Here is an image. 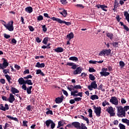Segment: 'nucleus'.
<instances>
[{"instance_id":"nucleus-32","label":"nucleus","mask_w":129,"mask_h":129,"mask_svg":"<svg viewBox=\"0 0 129 129\" xmlns=\"http://www.w3.org/2000/svg\"><path fill=\"white\" fill-rule=\"evenodd\" d=\"M49 40V38L48 37H45L42 41V43L44 44V45H47V43H48V41Z\"/></svg>"},{"instance_id":"nucleus-61","label":"nucleus","mask_w":129,"mask_h":129,"mask_svg":"<svg viewBox=\"0 0 129 129\" xmlns=\"http://www.w3.org/2000/svg\"><path fill=\"white\" fill-rule=\"evenodd\" d=\"M2 99L3 100H5V101H8V98H7V97L5 96H2Z\"/></svg>"},{"instance_id":"nucleus-7","label":"nucleus","mask_w":129,"mask_h":129,"mask_svg":"<svg viewBox=\"0 0 129 129\" xmlns=\"http://www.w3.org/2000/svg\"><path fill=\"white\" fill-rule=\"evenodd\" d=\"M88 88L90 91H92L93 88L94 89H97V84H96V81H94L91 82V85L88 86Z\"/></svg>"},{"instance_id":"nucleus-42","label":"nucleus","mask_w":129,"mask_h":129,"mask_svg":"<svg viewBox=\"0 0 129 129\" xmlns=\"http://www.w3.org/2000/svg\"><path fill=\"white\" fill-rule=\"evenodd\" d=\"M77 8H81V9H84V6L82 4H78L76 5Z\"/></svg>"},{"instance_id":"nucleus-48","label":"nucleus","mask_w":129,"mask_h":129,"mask_svg":"<svg viewBox=\"0 0 129 129\" xmlns=\"http://www.w3.org/2000/svg\"><path fill=\"white\" fill-rule=\"evenodd\" d=\"M121 103H122V104H124L125 103H126V101H125V99H124V98H121Z\"/></svg>"},{"instance_id":"nucleus-56","label":"nucleus","mask_w":129,"mask_h":129,"mask_svg":"<svg viewBox=\"0 0 129 129\" xmlns=\"http://www.w3.org/2000/svg\"><path fill=\"white\" fill-rule=\"evenodd\" d=\"M72 69H74V70H75L77 68V66L75 64H73V66H72Z\"/></svg>"},{"instance_id":"nucleus-53","label":"nucleus","mask_w":129,"mask_h":129,"mask_svg":"<svg viewBox=\"0 0 129 129\" xmlns=\"http://www.w3.org/2000/svg\"><path fill=\"white\" fill-rule=\"evenodd\" d=\"M0 82L2 84H5V83H6V80H5V79H1L0 80Z\"/></svg>"},{"instance_id":"nucleus-41","label":"nucleus","mask_w":129,"mask_h":129,"mask_svg":"<svg viewBox=\"0 0 129 129\" xmlns=\"http://www.w3.org/2000/svg\"><path fill=\"white\" fill-rule=\"evenodd\" d=\"M74 88H75L76 89H81L82 87H81V86H80V85H79L74 86Z\"/></svg>"},{"instance_id":"nucleus-40","label":"nucleus","mask_w":129,"mask_h":129,"mask_svg":"<svg viewBox=\"0 0 129 129\" xmlns=\"http://www.w3.org/2000/svg\"><path fill=\"white\" fill-rule=\"evenodd\" d=\"M128 109H129V106H125L123 108V110H124V112H125V111H127V110H128Z\"/></svg>"},{"instance_id":"nucleus-6","label":"nucleus","mask_w":129,"mask_h":129,"mask_svg":"<svg viewBox=\"0 0 129 129\" xmlns=\"http://www.w3.org/2000/svg\"><path fill=\"white\" fill-rule=\"evenodd\" d=\"M93 107H94V109H95L94 110L95 113H96V116L98 117H99L101 113V107H96L95 105H94Z\"/></svg>"},{"instance_id":"nucleus-27","label":"nucleus","mask_w":129,"mask_h":129,"mask_svg":"<svg viewBox=\"0 0 129 129\" xmlns=\"http://www.w3.org/2000/svg\"><path fill=\"white\" fill-rule=\"evenodd\" d=\"M51 20H52V21H56V22H57L59 23V24H60L61 20L59 18H56L55 17H52L51 18Z\"/></svg>"},{"instance_id":"nucleus-43","label":"nucleus","mask_w":129,"mask_h":129,"mask_svg":"<svg viewBox=\"0 0 129 129\" xmlns=\"http://www.w3.org/2000/svg\"><path fill=\"white\" fill-rule=\"evenodd\" d=\"M46 114H51V115H52L53 114V111L51 110H48L46 112Z\"/></svg>"},{"instance_id":"nucleus-46","label":"nucleus","mask_w":129,"mask_h":129,"mask_svg":"<svg viewBox=\"0 0 129 129\" xmlns=\"http://www.w3.org/2000/svg\"><path fill=\"white\" fill-rule=\"evenodd\" d=\"M89 63H90V64H96L97 61L91 60L89 61Z\"/></svg>"},{"instance_id":"nucleus-19","label":"nucleus","mask_w":129,"mask_h":129,"mask_svg":"<svg viewBox=\"0 0 129 129\" xmlns=\"http://www.w3.org/2000/svg\"><path fill=\"white\" fill-rule=\"evenodd\" d=\"M100 74L101 75V76H108L109 74H110L109 72H101L100 73Z\"/></svg>"},{"instance_id":"nucleus-25","label":"nucleus","mask_w":129,"mask_h":129,"mask_svg":"<svg viewBox=\"0 0 129 129\" xmlns=\"http://www.w3.org/2000/svg\"><path fill=\"white\" fill-rule=\"evenodd\" d=\"M7 117H8V118H9L10 119H12V120H15V121H19L18 118L12 117L10 115H7Z\"/></svg>"},{"instance_id":"nucleus-3","label":"nucleus","mask_w":129,"mask_h":129,"mask_svg":"<svg viewBox=\"0 0 129 129\" xmlns=\"http://www.w3.org/2000/svg\"><path fill=\"white\" fill-rule=\"evenodd\" d=\"M4 27L6 28L8 31L10 32H13L14 31V21H11L9 22L7 24L5 22V24H4Z\"/></svg>"},{"instance_id":"nucleus-62","label":"nucleus","mask_w":129,"mask_h":129,"mask_svg":"<svg viewBox=\"0 0 129 129\" xmlns=\"http://www.w3.org/2000/svg\"><path fill=\"white\" fill-rule=\"evenodd\" d=\"M123 28L124 29V30L127 31V32H128L129 29H128V27L127 26H126V25H123Z\"/></svg>"},{"instance_id":"nucleus-28","label":"nucleus","mask_w":129,"mask_h":129,"mask_svg":"<svg viewBox=\"0 0 129 129\" xmlns=\"http://www.w3.org/2000/svg\"><path fill=\"white\" fill-rule=\"evenodd\" d=\"M69 60H71L72 61H75L76 62H77L78 61V58L76 56H72L69 58Z\"/></svg>"},{"instance_id":"nucleus-45","label":"nucleus","mask_w":129,"mask_h":129,"mask_svg":"<svg viewBox=\"0 0 129 129\" xmlns=\"http://www.w3.org/2000/svg\"><path fill=\"white\" fill-rule=\"evenodd\" d=\"M32 75H29L26 77H24V79H30L32 78Z\"/></svg>"},{"instance_id":"nucleus-34","label":"nucleus","mask_w":129,"mask_h":129,"mask_svg":"<svg viewBox=\"0 0 129 129\" xmlns=\"http://www.w3.org/2000/svg\"><path fill=\"white\" fill-rule=\"evenodd\" d=\"M89 79L91 80L92 81H94L95 80V77L93 76L92 74L89 75Z\"/></svg>"},{"instance_id":"nucleus-22","label":"nucleus","mask_w":129,"mask_h":129,"mask_svg":"<svg viewBox=\"0 0 129 129\" xmlns=\"http://www.w3.org/2000/svg\"><path fill=\"white\" fill-rule=\"evenodd\" d=\"M110 53H111V49L104 50V55H107V56H108L109 55H110Z\"/></svg>"},{"instance_id":"nucleus-54","label":"nucleus","mask_w":129,"mask_h":129,"mask_svg":"<svg viewBox=\"0 0 129 129\" xmlns=\"http://www.w3.org/2000/svg\"><path fill=\"white\" fill-rule=\"evenodd\" d=\"M22 89H23V90H27V86H26L25 84H23L22 85Z\"/></svg>"},{"instance_id":"nucleus-1","label":"nucleus","mask_w":129,"mask_h":129,"mask_svg":"<svg viewBox=\"0 0 129 129\" xmlns=\"http://www.w3.org/2000/svg\"><path fill=\"white\" fill-rule=\"evenodd\" d=\"M67 126L68 127L72 128L73 126L77 129H87V127L85 125V124L83 123H80L79 122L75 121L72 123V124H68Z\"/></svg>"},{"instance_id":"nucleus-57","label":"nucleus","mask_w":129,"mask_h":129,"mask_svg":"<svg viewBox=\"0 0 129 129\" xmlns=\"http://www.w3.org/2000/svg\"><path fill=\"white\" fill-rule=\"evenodd\" d=\"M70 103H71V104H74V103H75V100L74 99H71L70 100Z\"/></svg>"},{"instance_id":"nucleus-13","label":"nucleus","mask_w":129,"mask_h":129,"mask_svg":"<svg viewBox=\"0 0 129 129\" xmlns=\"http://www.w3.org/2000/svg\"><path fill=\"white\" fill-rule=\"evenodd\" d=\"M64 51V49L62 48L61 47H57L55 49H54V51H55L56 53H62Z\"/></svg>"},{"instance_id":"nucleus-5","label":"nucleus","mask_w":129,"mask_h":129,"mask_svg":"<svg viewBox=\"0 0 129 129\" xmlns=\"http://www.w3.org/2000/svg\"><path fill=\"white\" fill-rule=\"evenodd\" d=\"M106 111L110 114V116H114L115 115V110L112 106L108 107L106 109Z\"/></svg>"},{"instance_id":"nucleus-8","label":"nucleus","mask_w":129,"mask_h":129,"mask_svg":"<svg viewBox=\"0 0 129 129\" xmlns=\"http://www.w3.org/2000/svg\"><path fill=\"white\" fill-rule=\"evenodd\" d=\"M96 8H97V9H101L102 11H104V12H107V6H106L105 5H100L98 4L96 5Z\"/></svg>"},{"instance_id":"nucleus-29","label":"nucleus","mask_w":129,"mask_h":129,"mask_svg":"<svg viewBox=\"0 0 129 129\" xmlns=\"http://www.w3.org/2000/svg\"><path fill=\"white\" fill-rule=\"evenodd\" d=\"M5 77L7 79L9 83H12V82H11V80H12L11 76H10L9 75H6Z\"/></svg>"},{"instance_id":"nucleus-51","label":"nucleus","mask_w":129,"mask_h":129,"mask_svg":"<svg viewBox=\"0 0 129 129\" xmlns=\"http://www.w3.org/2000/svg\"><path fill=\"white\" fill-rule=\"evenodd\" d=\"M81 99H82V98L80 97L75 98V101H77V102L80 101Z\"/></svg>"},{"instance_id":"nucleus-16","label":"nucleus","mask_w":129,"mask_h":129,"mask_svg":"<svg viewBox=\"0 0 129 129\" xmlns=\"http://www.w3.org/2000/svg\"><path fill=\"white\" fill-rule=\"evenodd\" d=\"M59 14L60 15H62L64 18H66L67 17V15H68V13H67V11L65 9H64L62 11V12H59Z\"/></svg>"},{"instance_id":"nucleus-15","label":"nucleus","mask_w":129,"mask_h":129,"mask_svg":"<svg viewBox=\"0 0 129 129\" xmlns=\"http://www.w3.org/2000/svg\"><path fill=\"white\" fill-rule=\"evenodd\" d=\"M18 82L21 85L23 84H26V81H25V80L23 78H19V79L18 80Z\"/></svg>"},{"instance_id":"nucleus-52","label":"nucleus","mask_w":129,"mask_h":129,"mask_svg":"<svg viewBox=\"0 0 129 129\" xmlns=\"http://www.w3.org/2000/svg\"><path fill=\"white\" fill-rule=\"evenodd\" d=\"M4 37L6 39H9V38H11V35H8L7 34H4Z\"/></svg>"},{"instance_id":"nucleus-18","label":"nucleus","mask_w":129,"mask_h":129,"mask_svg":"<svg viewBox=\"0 0 129 129\" xmlns=\"http://www.w3.org/2000/svg\"><path fill=\"white\" fill-rule=\"evenodd\" d=\"M67 38H68V39H69V40L70 41L71 39H73V38H74V34H73V32H71V33L67 35Z\"/></svg>"},{"instance_id":"nucleus-24","label":"nucleus","mask_w":129,"mask_h":129,"mask_svg":"<svg viewBox=\"0 0 129 129\" xmlns=\"http://www.w3.org/2000/svg\"><path fill=\"white\" fill-rule=\"evenodd\" d=\"M99 98V97H98L97 95H93L90 97V99H92V100H95V99H98Z\"/></svg>"},{"instance_id":"nucleus-49","label":"nucleus","mask_w":129,"mask_h":129,"mask_svg":"<svg viewBox=\"0 0 129 129\" xmlns=\"http://www.w3.org/2000/svg\"><path fill=\"white\" fill-rule=\"evenodd\" d=\"M23 74H30V71L29 70H26L25 71H24Z\"/></svg>"},{"instance_id":"nucleus-39","label":"nucleus","mask_w":129,"mask_h":129,"mask_svg":"<svg viewBox=\"0 0 129 129\" xmlns=\"http://www.w3.org/2000/svg\"><path fill=\"white\" fill-rule=\"evenodd\" d=\"M43 19H44V18L42 15H40L37 17V20H38L39 21H43Z\"/></svg>"},{"instance_id":"nucleus-4","label":"nucleus","mask_w":129,"mask_h":129,"mask_svg":"<svg viewBox=\"0 0 129 129\" xmlns=\"http://www.w3.org/2000/svg\"><path fill=\"white\" fill-rule=\"evenodd\" d=\"M45 123L47 126V127H49V126H50V127L52 129H53L55 128V126L56 125V124L54 123V122L53 121V120H51V119H48L45 122Z\"/></svg>"},{"instance_id":"nucleus-38","label":"nucleus","mask_w":129,"mask_h":129,"mask_svg":"<svg viewBox=\"0 0 129 129\" xmlns=\"http://www.w3.org/2000/svg\"><path fill=\"white\" fill-rule=\"evenodd\" d=\"M0 109L1 110H3L4 111H6V108H5V106H4V105L3 104H1L0 105Z\"/></svg>"},{"instance_id":"nucleus-14","label":"nucleus","mask_w":129,"mask_h":129,"mask_svg":"<svg viewBox=\"0 0 129 129\" xmlns=\"http://www.w3.org/2000/svg\"><path fill=\"white\" fill-rule=\"evenodd\" d=\"M25 11L28 14H31V13H33V8L31 7H28L25 8Z\"/></svg>"},{"instance_id":"nucleus-60","label":"nucleus","mask_w":129,"mask_h":129,"mask_svg":"<svg viewBox=\"0 0 129 129\" xmlns=\"http://www.w3.org/2000/svg\"><path fill=\"white\" fill-rule=\"evenodd\" d=\"M62 91L64 95H66V96H68V93L66 90H62Z\"/></svg>"},{"instance_id":"nucleus-9","label":"nucleus","mask_w":129,"mask_h":129,"mask_svg":"<svg viewBox=\"0 0 129 129\" xmlns=\"http://www.w3.org/2000/svg\"><path fill=\"white\" fill-rule=\"evenodd\" d=\"M110 102H111L112 104L117 105V104H118V100H117V98L115 97H111L110 99Z\"/></svg>"},{"instance_id":"nucleus-11","label":"nucleus","mask_w":129,"mask_h":129,"mask_svg":"<svg viewBox=\"0 0 129 129\" xmlns=\"http://www.w3.org/2000/svg\"><path fill=\"white\" fill-rule=\"evenodd\" d=\"M15 96H14V95H13L12 94H10V97L8 98V101H9L10 103H13L14 101H15Z\"/></svg>"},{"instance_id":"nucleus-21","label":"nucleus","mask_w":129,"mask_h":129,"mask_svg":"<svg viewBox=\"0 0 129 129\" xmlns=\"http://www.w3.org/2000/svg\"><path fill=\"white\" fill-rule=\"evenodd\" d=\"M3 64L4 68H7V67L9 66V62H8V60L7 59H4Z\"/></svg>"},{"instance_id":"nucleus-20","label":"nucleus","mask_w":129,"mask_h":129,"mask_svg":"<svg viewBox=\"0 0 129 129\" xmlns=\"http://www.w3.org/2000/svg\"><path fill=\"white\" fill-rule=\"evenodd\" d=\"M106 36L108 37V38H109L110 40H112L113 39V34L112 33H107Z\"/></svg>"},{"instance_id":"nucleus-17","label":"nucleus","mask_w":129,"mask_h":129,"mask_svg":"<svg viewBox=\"0 0 129 129\" xmlns=\"http://www.w3.org/2000/svg\"><path fill=\"white\" fill-rule=\"evenodd\" d=\"M11 91L13 94H16V93H19V92H20L19 90H18L15 87H12L11 88Z\"/></svg>"},{"instance_id":"nucleus-44","label":"nucleus","mask_w":129,"mask_h":129,"mask_svg":"<svg viewBox=\"0 0 129 129\" xmlns=\"http://www.w3.org/2000/svg\"><path fill=\"white\" fill-rule=\"evenodd\" d=\"M28 28L31 32H34V31H35V29L34 27H33V26H28Z\"/></svg>"},{"instance_id":"nucleus-23","label":"nucleus","mask_w":129,"mask_h":129,"mask_svg":"<svg viewBox=\"0 0 129 129\" xmlns=\"http://www.w3.org/2000/svg\"><path fill=\"white\" fill-rule=\"evenodd\" d=\"M55 101L56 103H61L63 101V99L57 97L55 99Z\"/></svg>"},{"instance_id":"nucleus-64","label":"nucleus","mask_w":129,"mask_h":129,"mask_svg":"<svg viewBox=\"0 0 129 129\" xmlns=\"http://www.w3.org/2000/svg\"><path fill=\"white\" fill-rule=\"evenodd\" d=\"M89 72H95V70L93 68H90L89 70Z\"/></svg>"},{"instance_id":"nucleus-47","label":"nucleus","mask_w":129,"mask_h":129,"mask_svg":"<svg viewBox=\"0 0 129 129\" xmlns=\"http://www.w3.org/2000/svg\"><path fill=\"white\" fill-rule=\"evenodd\" d=\"M122 122H124V123H127V122L128 121V119L125 118V119H122Z\"/></svg>"},{"instance_id":"nucleus-50","label":"nucleus","mask_w":129,"mask_h":129,"mask_svg":"<svg viewBox=\"0 0 129 129\" xmlns=\"http://www.w3.org/2000/svg\"><path fill=\"white\" fill-rule=\"evenodd\" d=\"M42 31H43V32H47V28H46V25H43L42 26Z\"/></svg>"},{"instance_id":"nucleus-37","label":"nucleus","mask_w":129,"mask_h":129,"mask_svg":"<svg viewBox=\"0 0 129 129\" xmlns=\"http://www.w3.org/2000/svg\"><path fill=\"white\" fill-rule=\"evenodd\" d=\"M88 112H89V117H92L93 115H92V109H89Z\"/></svg>"},{"instance_id":"nucleus-59","label":"nucleus","mask_w":129,"mask_h":129,"mask_svg":"<svg viewBox=\"0 0 129 129\" xmlns=\"http://www.w3.org/2000/svg\"><path fill=\"white\" fill-rule=\"evenodd\" d=\"M60 2L62 5H66L68 3L67 0H61Z\"/></svg>"},{"instance_id":"nucleus-31","label":"nucleus","mask_w":129,"mask_h":129,"mask_svg":"<svg viewBox=\"0 0 129 129\" xmlns=\"http://www.w3.org/2000/svg\"><path fill=\"white\" fill-rule=\"evenodd\" d=\"M60 24H65L67 26H70V25H71V22H67L65 21L61 20Z\"/></svg>"},{"instance_id":"nucleus-58","label":"nucleus","mask_w":129,"mask_h":129,"mask_svg":"<svg viewBox=\"0 0 129 129\" xmlns=\"http://www.w3.org/2000/svg\"><path fill=\"white\" fill-rule=\"evenodd\" d=\"M24 126H28V121H23Z\"/></svg>"},{"instance_id":"nucleus-2","label":"nucleus","mask_w":129,"mask_h":129,"mask_svg":"<svg viewBox=\"0 0 129 129\" xmlns=\"http://www.w3.org/2000/svg\"><path fill=\"white\" fill-rule=\"evenodd\" d=\"M117 115L118 117H125V112L123 110V107L121 106L117 107Z\"/></svg>"},{"instance_id":"nucleus-55","label":"nucleus","mask_w":129,"mask_h":129,"mask_svg":"<svg viewBox=\"0 0 129 129\" xmlns=\"http://www.w3.org/2000/svg\"><path fill=\"white\" fill-rule=\"evenodd\" d=\"M103 55H104V50L100 51L99 53V56H103Z\"/></svg>"},{"instance_id":"nucleus-33","label":"nucleus","mask_w":129,"mask_h":129,"mask_svg":"<svg viewBox=\"0 0 129 129\" xmlns=\"http://www.w3.org/2000/svg\"><path fill=\"white\" fill-rule=\"evenodd\" d=\"M119 63L120 68H123L125 66V63L123 61H120Z\"/></svg>"},{"instance_id":"nucleus-26","label":"nucleus","mask_w":129,"mask_h":129,"mask_svg":"<svg viewBox=\"0 0 129 129\" xmlns=\"http://www.w3.org/2000/svg\"><path fill=\"white\" fill-rule=\"evenodd\" d=\"M32 88H33L32 86H30L26 89L27 93L28 94H31L32 93Z\"/></svg>"},{"instance_id":"nucleus-36","label":"nucleus","mask_w":129,"mask_h":129,"mask_svg":"<svg viewBox=\"0 0 129 129\" xmlns=\"http://www.w3.org/2000/svg\"><path fill=\"white\" fill-rule=\"evenodd\" d=\"M118 126L120 129H125V125H124L123 124L120 123L118 125Z\"/></svg>"},{"instance_id":"nucleus-35","label":"nucleus","mask_w":129,"mask_h":129,"mask_svg":"<svg viewBox=\"0 0 129 129\" xmlns=\"http://www.w3.org/2000/svg\"><path fill=\"white\" fill-rule=\"evenodd\" d=\"M118 2H117V0H115L114 1V9H116L117 7H118Z\"/></svg>"},{"instance_id":"nucleus-63","label":"nucleus","mask_w":129,"mask_h":129,"mask_svg":"<svg viewBox=\"0 0 129 129\" xmlns=\"http://www.w3.org/2000/svg\"><path fill=\"white\" fill-rule=\"evenodd\" d=\"M32 108V106L31 105H28L27 107H26V109L30 111Z\"/></svg>"},{"instance_id":"nucleus-10","label":"nucleus","mask_w":129,"mask_h":129,"mask_svg":"<svg viewBox=\"0 0 129 129\" xmlns=\"http://www.w3.org/2000/svg\"><path fill=\"white\" fill-rule=\"evenodd\" d=\"M81 72H82V69L81 67H78L74 71V75H77V74H80Z\"/></svg>"},{"instance_id":"nucleus-12","label":"nucleus","mask_w":129,"mask_h":129,"mask_svg":"<svg viewBox=\"0 0 129 129\" xmlns=\"http://www.w3.org/2000/svg\"><path fill=\"white\" fill-rule=\"evenodd\" d=\"M35 67H37V68H44V67H45V63H40V62H37L35 66Z\"/></svg>"},{"instance_id":"nucleus-30","label":"nucleus","mask_w":129,"mask_h":129,"mask_svg":"<svg viewBox=\"0 0 129 129\" xmlns=\"http://www.w3.org/2000/svg\"><path fill=\"white\" fill-rule=\"evenodd\" d=\"M25 84H28V85H33V82L31 80H27L25 81Z\"/></svg>"}]
</instances>
